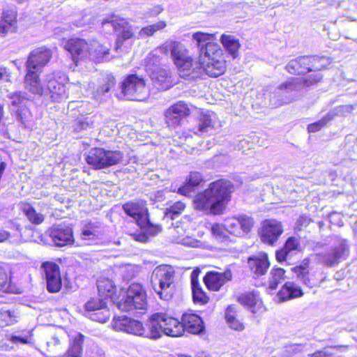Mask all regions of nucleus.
Returning <instances> with one entry per match:
<instances>
[{"label": "nucleus", "mask_w": 357, "mask_h": 357, "mask_svg": "<svg viewBox=\"0 0 357 357\" xmlns=\"http://www.w3.org/2000/svg\"><path fill=\"white\" fill-rule=\"evenodd\" d=\"M192 40L199 50L204 73L213 77L224 74L227 68L226 61L223 50L214 43L215 34L197 31L192 35Z\"/></svg>", "instance_id": "1"}, {"label": "nucleus", "mask_w": 357, "mask_h": 357, "mask_svg": "<svg viewBox=\"0 0 357 357\" xmlns=\"http://www.w3.org/2000/svg\"><path fill=\"white\" fill-rule=\"evenodd\" d=\"M233 190L234 185L230 181L217 180L195 197L194 207L205 215H220L223 213Z\"/></svg>", "instance_id": "2"}, {"label": "nucleus", "mask_w": 357, "mask_h": 357, "mask_svg": "<svg viewBox=\"0 0 357 357\" xmlns=\"http://www.w3.org/2000/svg\"><path fill=\"white\" fill-rule=\"evenodd\" d=\"M313 79L310 78H293L280 85L270 93V105L278 107L297 100L305 86L317 84L321 79L319 73L315 74Z\"/></svg>", "instance_id": "3"}, {"label": "nucleus", "mask_w": 357, "mask_h": 357, "mask_svg": "<svg viewBox=\"0 0 357 357\" xmlns=\"http://www.w3.org/2000/svg\"><path fill=\"white\" fill-rule=\"evenodd\" d=\"M146 327H149V335L151 339H158L162 335L180 337L183 333L181 321L164 312L153 314L148 319Z\"/></svg>", "instance_id": "4"}, {"label": "nucleus", "mask_w": 357, "mask_h": 357, "mask_svg": "<svg viewBox=\"0 0 357 357\" xmlns=\"http://www.w3.org/2000/svg\"><path fill=\"white\" fill-rule=\"evenodd\" d=\"M149 95L146 80L136 73L126 75L120 83V91L116 93L119 100L144 101Z\"/></svg>", "instance_id": "5"}, {"label": "nucleus", "mask_w": 357, "mask_h": 357, "mask_svg": "<svg viewBox=\"0 0 357 357\" xmlns=\"http://www.w3.org/2000/svg\"><path fill=\"white\" fill-rule=\"evenodd\" d=\"M174 271L167 265L158 266L154 268L151 277V285L159 297L165 301L172 296V284H173Z\"/></svg>", "instance_id": "6"}, {"label": "nucleus", "mask_w": 357, "mask_h": 357, "mask_svg": "<svg viewBox=\"0 0 357 357\" xmlns=\"http://www.w3.org/2000/svg\"><path fill=\"white\" fill-rule=\"evenodd\" d=\"M123 154L120 151H109L103 148H93L89 150L86 162L95 169H101L120 163Z\"/></svg>", "instance_id": "7"}, {"label": "nucleus", "mask_w": 357, "mask_h": 357, "mask_svg": "<svg viewBox=\"0 0 357 357\" xmlns=\"http://www.w3.org/2000/svg\"><path fill=\"white\" fill-rule=\"evenodd\" d=\"M116 305L119 310L126 312L145 310L147 305L145 290L139 284H132L128 289L126 296L117 303Z\"/></svg>", "instance_id": "8"}, {"label": "nucleus", "mask_w": 357, "mask_h": 357, "mask_svg": "<svg viewBox=\"0 0 357 357\" xmlns=\"http://www.w3.org/2000/svg\"><path fill=\"white\" fill-rule=\"evenodd\" d=\"M66 76L62 73H54L47 76V90L43 93L49 95L54 102H61L68 98L65 85Z\"/></svg>", "instance_id": "9"}, {"label": "nucleus", "mask_w": 357, "mask_h": 357, "mask_svg": "<svg viewBox=\"0 0 357 357\" xmlns=\"http://www.w3.org/2000/svg\"><path fill=\"white\" fill-rule=\"evenodd\" d=\"M349 246L344 239H337L331 249L324 252L317 254L319 261L326 266L337 265L342 258L348 254Z\"/></svg>", "instance_id": "10"}, {"label": "nucleus", "mask_w": 357, "mask_h": 357, "mask_svg": "<svg viewBox=\"0 0 357 357\" xmlns=\"http://www.w3.org/2000/svg\"><path fill=\"white\" fill-rule=\"evenodd\" d=\"M116 83V78L112 74L105 75L98 79L97 86L94 87L91 94L92 99L100 104L110 100Z\"/></svg>", "instance_id": "11"}, {"label": "nucleus", "mask_w": 357, "mask_h": 357, "mask_svg": "<svg viewBox=\"0 0 357 357\" xmlns=\"http://www.w3.org/2000/svg\"><path fill=\"white\" fill-rule=\"evenodd\" d=\"M113 327L116 331L149 338V327L145 328L140 321L126 316L114 318Z\"/></svg>", "instance_id": "12"}, {"label": "nucleus", "mask_w": 357, "mask_h": 357, "mask_svg": "<svg viewBox=\"0 0 357 357\" xmlns=\"http://www.w3.org/2000/svg\"><path fill=\"white\" fill-rule=\"evenodd\" d=\"M52 52L50 49L40 47L32 50L28 55L25 63L26 70L41 73L43 68L52 58Z\"/></svg>", "instance_id": "13"}, {"label": "nucleus", "mask_w": 357, "mask_h": 357, "mask_svg": "<svg viewBox=\"0 0 357 357\" xmlns=\"http://www.w3.org/2000/svg\"><path fill=\"white\" fill-rule=\"evenodd\" d=\"M45 279L47 284V289L50 293L59 292L62 287L60 268L54 262L45 261L41 265Z\"/></svg>", "instance_id": "14"}, {"label": "nucleus", "mask_w": 357, "mask_h": 357, "mask_svg": "<svg viewBox=\"0 0 357 357\" xmlns=\"http://www.w3.org/2000/svg\"><path fill=\"white\" fill-rule=\"evenodd\" d=\"M64 49L70 54L71 59L77 66L79 60L88 55L89 45L82 38H70L64 44Z\"/></svg>", "instance_id": "15"}, {"label": "nucleus", "mask_w": 357, "mask_h": 357, "mask_svg": "<svg viewBox=\"0 0 357 357\" xmlns=\"http://www.w3.org/2000/svg\"><path fill=\"white\" fill-rule=\"evenodd\" d=\"M104 26H112L114 31L118 34L116 46L119 47L124 40L130 38L133 35L131 26L123 18H112L110 20H105L102 22Z\"/></svg>", "instance_id": "16"}, {"label": "nucleus", "mask_w": 357, "mask_h": 357, "mask_svg": "<svg viewBox=\"0 0 357 357\" xmlns=\"http://www.w3.org/2000/svg\"><path fill=\"white\" fill-rule=\"evenodd\" d=\"M190 114V109L186 103L179 101L172 105L165 113V122L169 127L176 126Z\"/></svg>", "instance_id": "17"}, {"label": "nucleus", "mask_w": 357, "mask_h": 357, "mask_svg": "<svg viewBox=\"0 0 357 357\" xmlns=\"http://www.w3.org/2000/svg\"><path fill=\"white\" fill-rule=\"evenodd\" d=\"M50 236L54 245L59 247L72 244L74 241L73 229L66 225L53 226L50 230Z\"/></svg>", "instance_id": "18"}, {"label": "nucleus", "mask_w": 357, "mask_h": 357, "mask_svg": "<svg viewBox=\"0 0 357 357\" xmlns=\"http://www.w3.org/2000/svg\"><path fill=\"white\" fill-rule=\"evenodd\" d=\"M231 271L228 269L222 273L208 272L204 278V282L208 289L216 291H219L226 282L231 281Z\"/></svg>", "instance_id": "19"}, {"label": "nucleus", "mask_w": 357, "mask_h": 357, "mask_svg": "<svg viewBox=\"0 0 357 357\" xmlns=\"http://www.w3.org/2000/svg\"><path fill=\"white\" fill-rule=\"evenodd\" d=\"M282 232V226L280 222L275 220H269L264 222L260 237L264 243L273 245Z\"/></svg>", "instance_id": "20"}, {"label": "nucleus", "mask_w": 357, "mask_h": 357, "mask_svg": "<svg viewBox=\"0 0 357 357\" xmlns=\"http://www.w3.org/2000/svg\"><path fill=\"white\" fill-rule=\"evenodd\" d=\"M149 76L153 82L160 90H167L172 84L169 69L167 67L149 68Z\"/></svg>", "instance_id": "21"}, {"label": "nucleus", "mask_w": 357, "mask_h": 357, "mask_svg": "<svg viewBox=\"0 0 357 357\" xmlns=\"http://www.w3.org/2000/svg\"><path fill=\"white\" fill-rule=\"evenodd\" d=\"M248 265L255 277H260L266 273L270 262L268 255L264 252H260L250 256L248 259Z\"/></svg>", "instance_id": "22"}, {"label": "nucleus", "mask_w": 357, "mask_h": 357, "mask_svg": "<svg viewBox=\"0 0 357 357\" xmlns=\"http://www.w3.org/2000/svg\"><path fill=\"white\" fill-rule=\"evenodd\" d=\"M178 70L181 77L190 81L202 78L204 73L199 59V62L193 63L192 59L185 62L178 68Z\"/></svg>", "instance_id": "23"}, {"label": "nucleus", "mask_w": 357, "mask_h": 357, "mask_svg": "<svg viewBox=\"0 0 357 357\" xmlns=\"http://www.w3.org/2000/svg\"><path fill=\"white\" fill-rule=\"evenodd\" d=\"M181 324L183 332L186 331L192 334H199L204 331L205 328L202 318L192 312H185L182 315Z\"/></svg>", "instance_id": "24"}, {"label": "nucleus", "mask_w": 357, "mask_h": 357, "mask_svg": "<svg viewBox=\"0 0 357 357\" xmlns=\"http://www.w3.org/2000/svg\"><path fill=\"white\" fill-rule=\"evenodd\" d=\"M124 212L132 218L139 225H144L147 222L148 211L143 206L135 202H127L123 205Z\"/></svg>", "instance_id": "25"}, {"label": "nucleus", "mask_w": 357, "mask_h": 357, "mask_svg": "<svg viewBox=\"0 0 357 357\" xmlns=\"http://www.w3.org/2000/svg\"><path fill=\"white\" fill-rule=\"evenodd\" d=\"M105 234V229L99 222H89L83 227L81 238L84 241H91L97 243L96 241L100 240Z\"/></svg>", "instance_id": "26"}, {"label": "nucleus", "mask_w": 357, "mask_h": 357, "mask_svg": "<svg viewBox=\"0 0 357 357\" xmlns=\"http://www.w3.org/2000/svg\"><path fill=\"white\" fill-rule=\"evenodd\" d=\"M310 63V56H298L291 59L285 66V69L293 75H304L311 72Z\"/></svg>", "instance_id": "27"}, {"label": "nucleus", "mask_w": 357, "mask_h": 357, "mask_svg": "<svg viewBox=\"0 0 357 357\" xmlns=\"http://www.w3.org/2000/svg\"><path fill=\"white\" fill-rule=\"evenodd\" d=\"M40 73V72H35V70H26L24 86L28 91L33 94L43 95L44 93L39 78Z\"/></svg>", "instance_id": "28"}, {"label": "nucleus", "mask_w": 357, "mask_h": 357, "mask_svg": "<svg viewBox=\"0 0 357 357\" xmlns=\"http://www.w3.org/2000/svg\"><path fill=\"white\" fill-rule=\"evenodd\" d=\"M199 271L194 270L190 275L193 301L196 303L206 304L208 301V297L199 285Z\"/></svg>", "instance_id": "29"}, {"label": "nucleus", "mask_w": 357, "mask_h": 357, "mask_svg": "<svg viewBox=\"0 0 357 357\" xmlns=\"http://www.w3.org/2000/svg\"><path fill=\"white\" fill-rule=\"evenodd\" d=\"M299 245V241L296 237L291 236L288 238L283 248L275 252L277 261L282 262L287 260L291 257V252L298 249Z\"/></svg>", "instance_id": "30"}, {"label": "nucleus", "mask_w": 357, "mask_h": 357, "mask_svg": "<svg viewBox=\"0 0 357 357\" xmlns=\"http://www.w3.org/2000/svg\"><path fill=\"white\" fill-rule=\"evenodd\" d=\"M214 128V124L209 112L200 113L197 126L194 128V133L198 135H203L211 132Z\"/></svg>", "instance_id": "31"}, {"label": "nucleus", "mask_w": 357, "mask_h": 357, "mask_svg": "<svg viewBox=\"0 0 357 357\" xmlns=\"http://www.w3.org/2000/svg\"><path fill=\"white\" fill-rule=\"evenodd\" d=\"M171 57L178 68L183 66V63H185V62L191 60V58L188 55V50L183 44L178 41H175L173 45V51Z\"/></svg>", "instance_id": "32"}, {"label": "nucleus", "mask_w": 357, "mask_h": 357, "mask_svg": "<svg viewBox=\"0 0 357 357\" xmlns=\"http://www.w3.org/2000/svg\"><path fill=\"white\" fill-rule=\"evenodd\" d=\"M220 42L225 50L233 59L238 56L241 44L236 37L232 35L222 34L220 37Z\"/></svg>", "instance_id": "33"}, {"label": "nucleus", "mask_w": 357, "mask_h": 357, "mask_svg": "<svg viewBox=\"0 0 357 357\" xmlns=\"http://www.w3.org/2000/svg\"><path fill=\"white\" fill-rule=\"evenodd\" d=\"M17 11L14 9L4 10L0 22V32L6 33L15 30Z\"/></svg>", "instance_id": "34"}, {"label": "nucleus", "mask_w": 357, "mask_h": 357, "mask_svg": "<svg viewBox=\"0 0 357 357\" xmlns=\"http://www.w3.org/2000/svg\"><path fill=\"white\" fill-rule=\"evenodd\" d=\"M279 296L281 300L287 301L303 295L301 287L293 282H287L279 291Z\"/></svg>", "instance_id": "35"}, {"label": "nucleus", "mask_w": 357, "mask_h": 357, "mask_svg": "<svg viewBox=\"0 0 357 357\" xmlns=\"http://www.w3.org/2000/svg\"><path fill=\"white\" fill-rule=\"evenodd\" d=\"M202 180L203 178L200 173L191 172L185 184L178 188V192L185 196H190L194 188L198 186Z\"/></svg>", "instance_id": "36"}, {"label": "nucleus", "mask_w": 357, "mask_h": 357, "mask_svg": "<svg viewBox=\"0 0 357 357\" xmlns=\"http://www.w3.org/2000/svg\"><path fill=\"white\" fill-rule=\"evenodd\" d=\"M225 317L229 326L235 331H241L244 329V324L238 318L235 305H229L225 310Z\"/></svg>", "instance_id": "37"}, {"label": "nucleus", "mask_w": 357, "mask_h": 357, "mask_svg": "<svg viewBox=\"0 0 357 357\" xmlns=\"http://www.w3.org/2000/svg\"><path fill=\"white\" fill-rule=\"evenodd\" d=\"M84 336L81 333H77L72 340L69 348L64 354L63 357H81L83 350Z\"/></svg>", "instance_id": "38"}, {"label": "nucleus", "mask_w": 357, "mask_h": 357, "mask_svg": "<svg viewBox=\"0 0 357 357\" xmlns=\"http://www.w3.org/2000/svg\"><path fill=\"white\" fill-rule=\"evenodd\" d=\"M310 68L311 72H315V73L310 75L307 78H310L311 77V79H313L314 77V75L319 73L321 75H322L319 71L321 70L322 69L326 68L328 66L330 65L331 61L330 59L327 56H310ZM323 76H321L322 77Z\"/></svg>", "instance_id": "39"}, {"label": "nucleus", "mask_w": 357, "mask_h": 357, "mask_svg": "<svg viewBox=\"0 0 357 357\" xmlns=\"http://www.w3.org/2000/svg\"><path fill=\"white\" fill-rule=\"evenodd\" d=\"M20 209L32 224L40 225L44 221V215L36 212V209L30 204L22 203L20 204Z\"/></svg>", "instance_id": "40"}, {"label": "nucleus", "mask_w": 357, "mask_h": 357, "mask_svg": "<svg viewBox=\"0 0 357 357\" xmlns=\"http://www.w3.org/2000/svg\"><path fill=\"white\" fill-rule=\"evenodd\" d=\"M292 271L296 274L303 284L312 288L316 285V281L312 280L309 273V271L306 264L296 266L291 268Z\"/></svg>", "instance_id": "41"}, {"label": "nucleus", "mask_w": 357, "mask_h": 357, "mask_svg": "<svg viewBox=\"0 0 357 357\" xmlns=\"http://www.w3.org/2000/svg\"><path fill=\"white\" fill-rule=\"evenodd\" d=\"M97 288L99 295L107 299L110 298L114 291V282L109 279H103L97 281Z\"/></svg>", "instance_id": "42"}, {"label": "nucleus", "mask_w": 357, "mask_h": 357, "mask_svg": "<svg viewBox=\"0 0 357 357\" xmlns=\"http://www.w3.org/2000/svg\"><path fill=\"white\" fill-rule=\"evenodd\" d=\"M109 54V49L100 44H95L90 47L88 54H89L93 59L98 62L102 61L103 59H107Z\"/></svg>", "instance_id": "43"}, {"label": "nucleus", "mask_w": 357, "mask_h": 357, "mask_svg": "<svg viewBox=\"0 0 357 357\" xmlns=\"http://www.w3.org/2000/svg\"><path fill=\"white\" fill-rule=\"evenodd\" d=\"M13 107L22 108L26 107V102L29 100V96L26 92L17 91L8 95Z\"/></svg>", "instance_id": "44"}, {"label": "nucleus", "mask_w": 357, "mask_h": 357, "mask_svg": "<svg viewBox=\"0 0 357 357\" xmlns=\"http://www.w3.org/2000/svg\"><path fill=\"white\" fill-rule=\"evenodd\" d=\"M284 270L282 268H273L270 273L268 287L271 289H276L278 284L284 279Z\"/></svg>", "instance_id": "45"}, {"label": "nucleus", "mask_w": 357, "mask_h": 357, "mask_svg": "<svg viewBox=\"0 0 357 357\" xmlns=\"http://www.w3.org/2000/svg\"><path fill=\"white\" fill-rule=\"evenodd\" d=\"M234 222L233 225H240L242 235L250 232L254 225L253 219L245 215H241L237 218H234Z\"/></svg>", "instance_id": "46"}, {"label": "nucleus", "mask_w": 357, "mask_h": 357, "mask_svg": "<svg viewBox=\"0 0 357 357\" xmlns=\"http://www.w3.org/2000/svg\"><path fill=\"white\" fill-rule=\"evenodd\" d=\"M185 208V204L182 202H176L166 208L164 218L174 220L182 213Z\"/></svg>", "instance_id": "47"}, {"label": "nucleus", "mask_w": 357, "mask_h": 357, "mask_svg": "<svg viewBox=\"0 0 357 357\" xmlns=\"http://www.w3.org/2000/svg\"><path fill=\"white\" fill-rule=\"evenodd\" d=\"M15 117L24 128H27L31 120V112L26 106L16 109L15 110Z\"/></svg>", "instance_id": "48"}, {"label": "nucleus", "mask_w": 357, "mask_h": 357, "mask_svg": "<svg viewBox=\"0 0 357 357\" xmlns=\"http://www.w3.org/2000/svg\"><path fill=\"white\" fill-rule=\"evenodd\" d=\"M94 121L92 117L77 118L73 123V128L75 132H79L82 130H86L88 128L93 127Z\"/></svg>", "instance_id": "49"}, {"label": "nucleus", "mask_w": 357, "mask_h": 357, "mask_svg": "<svg viewBox=\"0 0 357 357\" xmlns=\"http://www.w3.org/2000/svg\"><path fill=\"white\" fill-rule=\"evenodd\" d=\"M17 312L11 310H0V327L12 325L16 322Z\"/></svg>", "instance_id": "50"}, {"label": "nucleus", "mask_w": 357, "mask_h": 357, "mask_svg": "<svg viewBox=\"0 0 357 357\" xmlns=\"http://www.w3.org/2000/svg\"><path fill=\"white\" fill-rule=\"evenodd\" d=\"M237 300L241 304L255 312L254 307L257 303V297L254 292L242 294L238 297Z\"/></svg>", "instance_id": "51"}, {"label": "nucleus", "mask_w": 357, "mask_h": 357, "mask_svg": "<svg viewBox=\"0 0 357 357\" xmlns=\"http://www.w3.org/2000/svg\"><path fill=\"white\" fill-rule=\"evenodd\" d=\"M91 320L105 323L111 316V313L107 307H102L96 312H92L87 315Z\"/></svg>", "instance_id": "52"}, {"label": "nucleus", "mask_w": 357, "mask_h": 357, "mask_svg": "<svg viewBox=\"0 0 357 357\" xmlns=\"http://www.w3.org/2000/svg\"><path fill=\"white\" fill-rule=\"evenodd\" d=\"M334 117V114L329 112L324 116L319 121L313 123L309 124L307 126V130L309 132H315L320 130L324 128L329 121H331Z\"/></svg>", "instance_id": "53"}, {"label": "nucleus", "mask_w": 357, "mask_h": 357, "mask_svg": "<svg viewBox=\"0 0 357 357\" xmlns=\"http://www.w3.org/2000/svg\"><path fill=\"white\" fill-rule=\"evenodd\" d=\"M105 299L102 298H91L85 304V309L88 314L92 312H96L102 307L107 306L105 301Z\"/></svg>", "instance_id": "54"}, {"label": "nucleus", "mask_w": 357, "mask_h": 357, "mask_svg": "<svg viewBox=\"0 0 357 357\" xmlns=\"http://www.w3.org/2000/svg\"><path fill=\"white\" fill-rule=\"evenodd\" d=\"M146 222H146L144 225H139L138 226L142 229L148 236H154L161 231V226L151 223L149 218V215H147Z\"/></svg>", "instance_id": "55"}, {"label": "nucleus", "mask_w": 357, "mask_h": 357, "mask_svg": "<svg viewBox=\"0 0 357 357\" xmlns=\"http://www.w3.org/2000/svg\"><path fill=\"white\" fill-rule=\"evenodd\" d=\"M166 26L165 22H158V23L149 25L146 27H144L139 31V35L142 37L144 36H152L155 31L162 29Z\"/></svg>", "instance_id": "56"}, {"label": "nucleus", "mask_w": 357, "mask_h": 357, "mask_svg": "<svg viewBox=\"0 0 357 357\" xmlns=\"http://www.w3.org/2000/svg\"><path fill=\"white\" fill-rule=\"evenodd\" d=\"M160 56L158 54V52L155 51L150 53L147 56L146 69L148 73H151V70L149 68H156V67H162L160 65Z\"/></svg>", "instance_id": "57"}, {"label": "nucleus", "mask_w": 357, "mask_h": 357, "mask_svg": "<svg viewBox=\"0 0 357 357\" xmlns=\"http://www.w3.org/2000/svg\"><path fill=\"white\" fill-rule=\"evenodd\" d=\"M357 107V105H340L335 108L336 114L340 116H347L350 114Z\"/></svg>", "instance_id": "58"}, {"label": "nucleus", "mask_w": 357, "mask_h": 357, "mask_svg": "<svg viewBox=\"0 0 357 357\" xmlns=\"http://www.w3.org/2000/svg\"><path fill=\"white\" fill-rule=\"evenodd\" d=\"M233 223H235L234 218L227 221L226 227L227 228L228 231L230 234H232L237 236L242 235V232L240 229V225H233Z\"/></svg>", "instance_id": "59"}, {"label": "nucleus", "mask_w": 357, "mask_h": 357, "mask_svg": "<svg viewBox=\"0 0 357 357\" xmlns=\"http://www.w3.org/2000/svg\"><path fill=\"white\" fill-rule=\"evenodd\" d=\"M175 41H167L155 51L156 52H160L164 54H167L169 52H170V54L172 55L173 51V45Z\"/></svg>", "instance_id": "60"}, {"label": "nucleus", "mask_w": 357, "mask_h": 357, "mask_svg": "<svg viewBox=\"0 0 357 357\" xmlns=\"http://www.w3.org/2000/svg\"><path fill=\"white\" fill-rule=\"evenodd\" d=\"M212 234L217 237H225V229L219 224L213 225L211 227Z\"/></svg>", "instance_id": "61"}, {"label": "nucleus", "mask_w": 357, "mask_h": 357, "mask_svg": "<svg viewBox=\"0 0 357 357\" xmlns=\"http://www.w3.org/2000/svg\"><path fill=\"white\" fill-rule=\"evenodd\" d=\"M10 341L15 344H27L29 342L27 337H24L20 335H11Z\"/></svg>", "instance_id": "62"}, {"label": "nucleus", "mask_w": 357, "mask_h": 357, "mask_svg": "<svg viewBox=\"0 0 357 357\" xmlns=\"http://www.w3.org/2000/svg\"><path fill=\"white\" fill-rule=\"evenodd\" d=\"M151 199L153 202H162L165 199V195L162 191L159 190L151 195Z\"/></svg>", "instance_id": "63"}, {"label": "nucleus", "mask_w": 357, "mask_h": 357, "mask_svg": "<svg viewBox=\"0 0 357 357\" xmlns=\"http://www.w3.org/2000/svg\"><path fill=\"white\" fill-rule=\"evenodd\" d=\"M303 348V347L302 344H291L289 347H288L287 351L291 354H296V353H298V352L301 351Z\"/></svg>", "instance_id": "64"}]
</instances>
